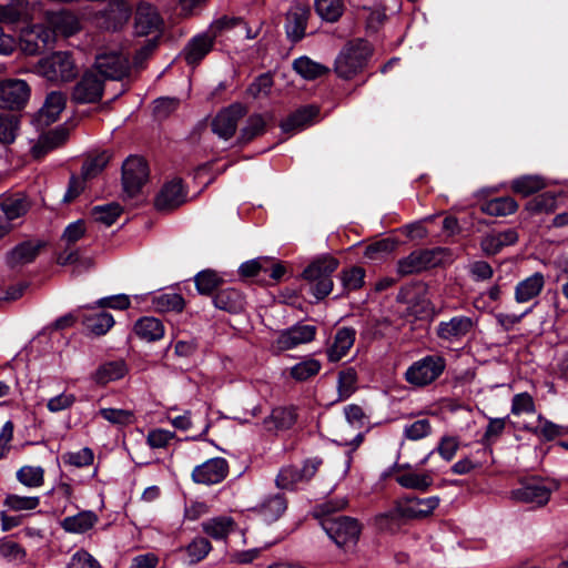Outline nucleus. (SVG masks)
<instances>
[{
  "instance_id": "obj_1",
  "label": "nucleus",
  "mask_w": 568,
  "mask_h": 568,
  "mask_svg": "<svg viewBox=\"0 0 568 568\" xmlns=\"http://www.w3.org/2000/svg\"><path fill=\"white\" fill-rule=\"evenodd\" d=\"M335 509L329 503L321 506L315 517L320 518V524L329 539L343 548L348 544H357L362 534L361 523L353 517L338 515L334 516Z\"/></svg>"
},
{
  "instance_id": "obj_2",
  "label": "nucleus",
  "mask_w": 568,
  "mask_h": 568,
  "mask_svg": "<svg viewBox=\"0 0 568 568\" xmlns=\"http://www.w3.org/2000/svg\"><path fill=\"white\" fill-rule=\"evenodd\" d=\"M374 53V48L368 40L355 38L347 41L334 62V72L339 79L352 80L363 72Z\"/></svg>"
},
{
  "instance_id": "obj_3",
  "label": "nucleus",
  "mask_w": 568,
  "mask_h": 568,
  "mask_svg": "<svg viewBox=\"0 0 568 568\" xmlns=\"http://www.w3.org/2000/svg\"><path fill=\"white\" fill-rule=\"evenodd\" d=\"M339 261L331 254H324L314 258L303 271L302 278L310 285V292L322 301L333 290V273L338 268Z\"/></svg>"
},
{
  "instance_id": "obj_4",
  "label": "nucleus",
  "mask_w": 568,
  "mask_h": 568,
  "mask_svg": "<svg viewBox=\"0 0 568 568\" xmlns=\"http://www.w3.org/2000/svg\"><path fill=\"white\" fill-rule=\"evenodd\" d=\"M34 72L52 84H62L72 81L78 69L70 52L57 51L40 59L34 65Z\"/></svg>"
},
{
  "instance_id": "obj_5",
  "label": "nucleus",
  "mask_w": 568,
  "mask_h": 568,
  "mask_svg": "<svg viewBox=\"0 0 568 568\" xmlns=\"http://www.w3.org/2000/svg\"><path fill=\"white\" fill-rule=\"evenodd\" d=\"M450 255L447 247L418 248L397 261V274L402 277L419 274L440 265Z\"/></svg>"
},
{
  "instance_id": "obj_6",
  "label": "nucleus",
  "mask_w": 568,
  "mask_h": 568,
  "mask_svg": "<svg viewBox=\"0 0 568 568\" xmlns=\"http://www.w3.org/2000/svg\"><path fill=\"white\" fill-rule=\"evenodd\" d=\"M557 488L556 481L549 486L542 477H524L519 479V487L510 490V499L516 503L531 504L534 508H539L548 504L552 491Z\"/></svg>"
},
{
  "instance_id": "obj_7",
  "label": "nucleus",
  "mask_w": 568,
  "mask_h": 568,
  "mask_svg": "<svg viewBox=\"0 0 568 568\" xmlns=\"http://www.w3.org/2000/svg\"><path fill=\"white\" fill-rule=\"evenodd\" d=\"M446 359L440 355H427L414 362L405 373L407 383L414 386H427L434 383L445 371Z\"/></svg>"
},
{
  "instance_id": "obj_8",
  "label": "nucleus",
  "mask_w": 568,
  "mask_h": 568,
  "mask_svg": "<svg viewBox=\"0 0 568 568\" xmlns=\"http://www.w3.org/2000/svg\"><path fill=\"white\" fill-rule=\"evenodd\" d=\"M149 166L141 156H129L122 165V185L124 193L133 197L148 182Z\"/></svg>"
},
{
  "instance_id": "obj_9",
  "label": "nucleus",
  "mask_w": 568,
  "mask_h": 568,
  "mask_svg": "<svg viewBox=\"0 0 568 568\" xmlns=\"http://www.w3.org/2000/svg\"><path fill=\"white\" fill-rule=\"evenodd\" d=\"M54 44V32L42 24H34L22 30L20 49L24 54L37 55Z\"/></svg>"
},
{
  "instance_id": "obj_10",
  "label": "nucleus",
  "mask_w": 568,
  "mask_h": 568,
  "mask_svg": "<svg viewBox=\"0 0 568 568\" xmlns=\"http://www.w3.org/2000/svg\"><path fill=\"white\" fill-rule=\"evenodd\" d=\"M316 333L317 327L315 325L296 323L277 333V337L273 342V347L277 352L293 349L301 344L314 341Z\"/></svg>"
},
{
  "instance_id": "obj_11",
  "label": "nucleus",
  "mask_w": 568,
  "mask_h": 568,
  "mask_svg": "<svg viewBox=\"0 0 568 568\" xmlns=\"http://www.w3.org/2000/svg\"><path fill=\"white\" fill-rule=\"evenodd\" d=\"M312 14L310 6L295 1L291 4L285 16V33L292 43L301 42L306 36L308 19Z\"/></svg>"
},
{
  "instance_id": "obj_12",
  "label": "nucleus",
  "mask_w": 568,
  "mask_h": 568,
  "mask_svg": "<svg viewBox=\"0 0 568 568\" xmlns=\"http://www.w3.org/2000/svg\"><path fill=\"white\" fill-rule=\"evenodd\" d=\"M104 90V81L93 70L83 73L74 85L72 100L77 103H95L101 100Z\"/></svg>"
},
{
  "instance_id": "obj_13",
  "label": "nucleus",
  "mask_w": 568,
  "mask_h": 568,
  "mask_svg": "<svg viewBox=\"0 0 568 568\" xmlns=\"http://www.w3.org/2000/svg\"><path fill=\"white\" fill-rule=\"evenodd\" d=\"M30 97V87L24 80L10 79L0 82V108L20 109Z\"/></svg>"
},
{
  "instance_id": "obj_14",
  "label": "nucleus",
  "mask_w": 568,
  "mask_h": 568,
  "mask_svg": "<svg viewBox=\"0 0 568 568\" xmlns=\"http://www.w3.org/2000/svg\"><path fill=\"white\" fill-rule=\"evenodd\" d=\"M93 69L104 79L121 80L129 73V61L116 52H103L97 55Z\"/></svg>"
},
{
  "instance_id": "obj_15",
  "label": "nucleus",
  "mask_w": 568,
  "mask_h": 568,
  "mask_svg": "<svg viewBox=\"0 0 568 568\" xmlns=\"http://www.w3.org/2000/svg\"><path fill=\"white\" fill-rule=\"evenodd\" d=\"M320 115V108L315 104H306L297 108L280 122L284 134L293 135L314 124Z\"/></svg>"
},
{
  "instance_id": "obj_16",
  "label": "nucleus",
  "mask_w": 568,
  "mask_h": 568,
  "mask_svg": "<svg viewBox=\"0 0 568 568\" xmlns=\"http://www.w3.org/2000/svg\"><path fill=\"white\" fill-rule=\"evenodd\" d=\"M223 278L215 272V308L230 314H239L244 310V295L234 287L221 288Z\"/></svg>"
},
{
  "instance_id": "obj_17",
  "label": "nucleus",
  "mask_w": 568,
  "mask_h": 568,
  "mask_svg": "<svg viewBox=\"0 0 568 568\" xmlns=\"http://www.w3.org/2000/svg\"><path fill=\"white\" fill-rule=\"evenodd\" d=\"M45 245L40 240H29L19 243L7 253L6 261L9 267L16 268L33 262Z\"/></svg>"
},
{
  "instance_id": "obj_18",
  "label": "nucleus",
  "mask_w": 568,
  "mask_h": 568,
  "mask_svg": "<svg viewBox=\"0 0 568 568\" xmlns=\"http://www.w3.org/2000/svg\"><path fill=\"white\" fill-rule=\"evenodd\" d=\"M245 114V108L234 103L215 115V134L225 140L232 138L237 128V121Z\"/></svg>"
},
{
  "instance_id": "obj_19",
  "label": "nucleus",
  "mask_w": 568,
  "mask_h": 568,
  "mask_svg": "<svg viewBox=\"0 0 568 568\" xmlns=\"http://www.w3.org/2000/svg\"><path fill=\"white\" fill-rule=\"evenodd\" d=\"M473 326L474 322L470 317L458 315L452 317L448 322H440L436 334L438 338L444 341H459L471 331Z\"/></svg>"
},
{
  "instance_id": "obj_20",
  "label": "nucleus",
  "mask_w": 568,
  "mask_h": 568,
  "mask_svg": "<svg viewBox=\"0 0 568 568\" xmlns=\"http://www.w3.org/2000/svg\"><path fill=\"white\" fill-rule=\"evenodd\" d=\"M67 104V95L61 91L50 92L38 111L36 121L39 125H49L55 122Z\"/></svg>"
},
{
  "instance_id": "obj_21",
  "label": "nucleus",
  "mask_w": 568,
  "mask_h": 568,
  "mask_svg": "<svg viewBox=\"0 0 568 568\" xmlns=\"http://www.w3.org/2000/svg\"><path fill=\"white\" fill-rule=\"evenodd\" d=\"M185 201V193L181 180L166 183L155 197V207L159 211H171Z\"/></svg>"
},
{
  "instance_id": "obj_22",
  "label": "nucleus",
  "mask_w": 568,
  "mask_h": 568,
  "mask_svg": "<svg viewBox=\"0 0 568 568\" xmlns=\"http://www.w3.org/2000/svg\"><path fill=\"white\" fill-rule=\"evenodd\" d=\"M287 509V499L284 494L277 493L267 496L253 511L266 524L278 520Z\"/></svg>"
},
{
  "instance_id": "obj_23",
  "label": "nucleus",
  "mask_w": 568,
  "mask_h": 568,
  "mask_svg": "<svg viewBox=\"0 0 568 568\" xmlns=\"http://www.w3.org/2000/svg\"><path fill=\"white\" fill-rule=\"evenodd\" d=\"M298 414L295 405L274 407L268 417L264 419L267 430H288L297 422Z\"/></svg>"
},
{
  "instance_id": "obj_24",
  "label": "nucleus",
  "mask_w": 568,
  "mask_h": 568,
  "mask_svg": "<svg viewBox=\"0 0 568 568\" xmlns=\"http://www.w3.org/2000/svg\"><path fill=\"white\" fill-rule=\"evenodd\" d=\"M161 22V18L153 6L145 2L139 4L134 26L138 36H148L158 31Z\"/></svg>"
},
{
  "instance_id": "obj_25",
  "label": "nucleus",
  "mask_w": 568,
  "mask_h": 568,
  "mask_svg": "<svg viewBox=\"0 0 568 568\" xmlns=\"http://www.w3.org/2000/svg\"><path fill=\"white\" fill-rule=\"evenodd\" d=\"M48 22L49 28L54 32V40L58 36L71 37L81 29L78 17L67 11L52 12L48 18Z\"/></svg>"
},
{
  "instance_id": "obj_26",
  "label": "nucleus",
  "mask_w": 568,
  "mask_h": 568,
  "mask_svg": "<svg viewBox=\"0 0 568 568\" xmlns=\"http://www.w3.org/2000/svg\"><path fill=\"white\" fill-rule=\"evenodd\" d=\"M356 331L353 327H341L337 329L333 344L327 348V358L336 363L347 355L355 343Z\"/></svg>"
},
{
  "instance_id": "obj_27",
  "label": "nucleus",
  "mask_w": 568,
  "mask_h": 568,
  "mask_svg": "<svg viewBox=\"0 0 568 568\" xmlns=\"http://www.w3.org/2000/svg\"><path fill=\"white\" fill-rule=\"evenodd\" d=\"M545 286V277L540 272H535L530 276L517 283L515 287V301L526 303L537 297Z\"/></svg>"
},
{
  "instance_id": "obj_28",
  "label": "nucleus",
  "mask_w": 568,
  "mask_h": 568,
  "mask_svg": "<svg viewBox=\"0 0 568 568\" xmlns=\"http://www.w3.org/2000/svg\"><path fill=\"white\" fill-rule=\"evenodd\" d=\"M404 505L400 501H395L392 509L377 514L374 518L376 528L383 532L395 534L402 526V519H407Z\"/></svg>"
},
{
  "instance_id": "obj_29",
  "label": "nucleus",
  "mask_w": 568,
  "mask_h": 568,
  "mask_svg": "<svg viewBox=\"0 0 568 568\" xmlns=\"http://www.w3.org/2000/svg\"><path fill=\"white\" fill-rule=\"evenodd\" d=\"M99 518L95 513L91 510L80 511L77 515L68 516L61 521V527L71 534H84L92 529L98 523Z\"/></svg>"
},
{
  "instance_id": "obj_30",
  "label": "nucleus",
  "mask_w": 568,
  "mask_h": 568,
  "mask_svg": "<svg viewBox=\"0 0 568 568\" xmlns=\"http://www.w3.org/2000/svg\"><path fill=\"white\" fill-rule=\"evenodd\" d=\"M395 480L403 488L418 490L420 493H427L434 483L430 471H406L396 475Z\"/></svg>"
},
{
  "instance_id": "obj_31",
  "label": "nucleus",
  "mask_w": 568,
  "mask_h": 568,
  "mask_svg": "<svg viewBox=\"0 0 568 568\" xmlns=\"http://www.w3.org/2000/svg\"><path fill=\"white\" fill-rule=\"evenodd\" d=\"M82 323L94 335H104L113 325L114 318L110 313L91 308L83 314Z\"/></svg>"
},
{
  "instance_id": "obj_32",
  "label": "nucleus",
  "mask_w": 568,
  "mask_h": 568,
  "mask_svg": "<svg viewBox=\"0 0 568 568\" xmlns=\"http://www.w3.org/2000/svg\"><path fill=\"white\" fill-rule=\"evenodd\" d=\"M538 422L541 424L540 426L526 424L523 429L540 437L545 442H551L568 434V426L555 424L542 415L538 416Z\"/></svg>"
},
{
  "instance_id": "obj_33",
  "label": "nucleus",
  "mask_w": 568,
  "mask_h": 568,
  "mask_svg": "<svg viewBox=\"0 0 568 568\" xmlns=\"http://www.w3.org/2000/svg\"><path fill=\"white\" fill-rule=\"evenodd\" d=\"M136 336L146 342H155L164 336L163 323L153 316H145L134 324Z\"/></svg>"
},
{
  "instance_id": "obj_34",
  "label": "nucleus",
  "mask_w": 568,
  "mask_h": 568,
  "mask_svg": "<svg viewBox=\"0 0 568 568\" xmlns=\"http://www.w3.org/2000/svg\"><path fill=\"white\" fill-rule=\"evenodd\" d=\"M479 209L483 213L490 216H507L518 209V203L511 196H498L480 203Z\"/></svg>"
},
{
  "instance_id": "obj_35",
  "label": "nucleus",
  "mask_w": 568,
  "mask_h": 568,
  "mask_svg": "<svg viewBox=\"0 0 568 568\" xmlns=\"http://www.w3.org/2000/svg\"><path fill=\"white\" fill-rule=\"evenodd\" d=\"M68 138V132L63 128H58L48 133L42 134L37 144L32 148V153L36 158H40L47 152L62 145Z\"/></svg>"
},
{
  "instance_id": "obj_36",
  "label": "nucleus",
  "mask_w": 568,
  "mask_h": 568,
  "mask_svg": "<svg viewBox=\"0 0 568 568\" xmlns=\"http://www.w3.org/2000/svg\"><path fill=\"white\" fill-rule=\"evenodd\" d=\"M30 17L29 0H10L9 3L0 4V22L16 23Z\"/></svg>"
},
{
  "instance_id": "obj_37",
  "label": "nucleus",
  "mask_w": 568,
  "mask_h": 568,
  "mask_svg": "<svg viewBox=\"0 0 568 568\" xmlns=\"http://www.w3.org/2000/svg\"><path fill=\"white\" fill-rule=\"evenodd\" d=\"M293 69L303 79L313 81L331 72L329 68L303 55L294 60Z\"/></svg>"
},
{
  "instance_id": "obj_38",
  "label": "nucleus",
  "mask_w": 568,
  "mask_h": 568,
  "mask_svg": "<svg viewBox=\"0 0 568 568\" xmlns=\"http://www.w3.org/2000/svg\"><path fill=\"white\" fill-rule=\"evenodd\" d=\"M266 122L262 114L253 113L247 120L245 126H243L237 136V142L241 145L248 144L254 139L263 135L266 132Z\"/></svg>"
},
{
  "instance_id": "obj_39",
  "label": "nucleus",
  "mask_w": 568,
  "mask_h": 568,
  "mask_svg": "<svg viewBox=\"0 0 568 568\" xmlns=\"http://www.w3.org/2000/svg\"><path fill=\"white\" fill-rule=\"evenodd\" d=\"M126 373L128 367L124 361H112L99 366L94 373V381L99 384H108L124 377Z\"/></svg>"
},
{
  "instance_id": "obj_40",
  "label": "nucleus",
  "mask_w": 568,
  "mask_h": 568,
  "mask_svg": "<svg viewBox=\"0 0 568 568\" xmlns=\"http://www.w3.org/2000/svg\"><path fill=\"white\" fill-rule=\"evenodd\" d=\"M557 207V196L551 191L542 192L532 199H529L525 204V210L530 215L551 213Z\"/></svg>"
},
{
  "instance_id": "obj_41",
  "label": "nucleus",
  "mask_w": 568,
  "mask_h": 568,
  "mask_svg": "<svg viewBox=\"0 0 568 568\" xmlns=\"http://www.w3.org/2000/svg\"><path fill=\"white\" fill-rule=\"evenodd\" d=\"M339 277L343 286V292L338 294L335 298L342 297L351 291H357L362 288L365 283V270L361 266H352L348 268H344L341 272Z\"/></svg>"
},
{
  "instance_id": "obj_42",
  "label": "nucleus",
  "mask_w": 568,
  "mask_h": 568,
  "mask_svg": "<svg viewBox=\"0 0 568 568\" xmlns=\"http://www.w3.org/2000/svg\"><path fill=\"white\" fill-rule=\"evenodd\" d=\"M213 40L209 36L195 37L185 49V59L189 64H196L211 50Z\"/></svg>"
},
{
  "instance_id": "obj_43",
  "label": "nucleus",
  "mask_w": 568,
  "mask_h": 568,
  "mask_svg": "<svg viewBox=\"0 0 568 568\" xmlns=\"http://www.w3.org/2000/svg\"><path fill=\"white\" fill-rule=\"evenodd\" d=\"M321 368L322 364L320 361L308 357L290 368V377L298 383H303L316 376Z\"/></svg>"
},
{
  "instance_id": "obj_44",
  "label": "nucleus",
  "mask_w": 568,
  "mask_h": 568,
  "mask_svg": "<svg viewBox=\"0 0 568 568\" xmlns=\"http://www.w3.org/2000/svg\"><path fill=\"white\" fill-rule=\"evenodd\" d=\"M440 498L438 496H430L418 499L416 506H404L407 519H423L430 516L438 507Z\"/></svg>"
},
{
  "instance_id": "obj_45",
  "label": "nucleus",
  "mask_w": 568,
  "mask_h": 568,
  "mask_svg": "<svg viewBox=\"0 0 568 568\" xmlns=\"http://www.w3.org/2000/svg\"><path fill=\"white\" fill-rule=\"evenodd\" d=\"M506 427V418H489L485 433L480 438V444L484 446V453L493 455V445L504 433Z\"/></svg>"
},
{
  "instance_id": "obj_46",
  "label": "nucleus",
  "mask_w": 568,
  "mask_h": 568,
  "mask_svg": "<svg viewBox=\"0 0 568 568\" xmlns=\"http://www.w3.org/2000/svg\"><path fill=\"white\" fill-rule=\"evenodd\" d=\"M357 372L354 367H346L338 372L337 392L338 400H346L356 390Z\"/></svg>"
},
{
  "instance_id": "obj_47",
  "label": "nucleus",
  "mask_w": 568,
  "mask_h": 568,
  "mask_svg": "<svg viewBox=\"0 0 568 568\" xmlns=\"http://www.w3.org/2000/svg\"><path fill=\"white\" fill-rule=\"evenodd\" d=\"M545 187L544 180L536 175H524L511 182V190L524 197L530 196Z\"/></svg>"
},
{
  "instance_id": "obj_48",
  "label": "nucleus",
  "mask_w": 568,
  "mask_h": 568,
  "mask_svg": "<svg viewBox=\"0 0 568 568\" xmlns=\"http://www.w3.org/2000/svg\"><path fill=\"white\" fill-rule=\"evenodd\" d=\"M316 13L327 22H336L343 14L342 0H314Z\"/></svg>"
},
{
  "instance_id": "obj_49",
  "label": "nucleus",
  "mask_w": 568,
  "mask_h": 568,
  "mask_svg": "<svg viewBox=\"0 0 568 568\" xmlns=\"http://www.w3.org/2000/svg\"><path fill=\"white\" fill-rule=\"evenodd\" d=\"M399 244L400 241L395 237L378 240L365 247L364 256L372 261L381 260L385 254L394 252Z\"/></svg>"
},
{
  "instance_id": "obj_50",
  "label": "nucleus",
  "mask_w": 568,
  "mask_h": 568,
  "mask_svg": "<svg viewBox=\"0 0 568 568\" xmlns=\"http://www.w3.org/2000/svg\"><path fill=\"white\" fill-rule=\"evenodd\" d=\"M153 305L156 311L165 312H181L185 306V301L181 294L175 292L162 293L153 298Z\"/></svg>"
},
{
  "instance_id": "obj_51",
  "label": "nucleus",
  "mask_w": 568,
  "mask_h": 568,
  "mask_svg": "<svg viewBox=\"0 0 568 568\" xmlns=\"http://www.w3.org/2000/svg\"><path fill=\"white\" fill-rule=\"evenodd\" d=\"M29 210V204L23 197H9L1 202V215H6L7 221H11L24 215Z\"/></svg>"
},
{
  "instance_id": "obj_52",
  "label": "nucleus",
  "mask_w": 568,
  "mask_h": 568,
  "mask_svg": "<svg viewBox=\"0 0 568 568\" xmlns=\"http://www.w3.org/2000/svg\"><path fill=\"white\" fill-rule=\"evenodd\" d=\"M17 478L27 487H40L44 481V470L40 466H23L17 471Z\"/></svg>"
},
{
  "instance_id": "obj_53",
  "label": "nucleus",
  "mask_w": 568,
  "mask_h": 568,
  "mask_svg": "<svg viewBox=\"0 0 568 568\" xmlns=\"http://www.w3.org/2000/svg\"><path fill=\"white\" fill-rule=\"evenodd\" d=\"M302 481L300 468L295 466L281 468L275 479L276 487L286 490H295L296 485Z\"/></svg>"
},
{
  "instance_id": "obj_54",
  "label": "nucleus",
  "mask_w": 568,
  "mask_h": 568,
  "mask_svg": "<svg viewBox=\"0 0 568 568\" xmlns=\"http://www.w3.org/2000/svg\"><path fill=\"white\" fill-rule=\"evenodd\" d=\"M4 506L13 511L21 510H33L40 504V498L38 496H20L17 494H9L4 498Z\"/></svg>"
},
{
  "instance_id": "obj_55",
  "label": "nucleus",
  "mask_w": 568,
  "mask_h": 568,
  "mask_svg": "<svg viewBox=\"0 0 568 568\" xmlns=\"http://www.w3.org/2000/svg\"><path fill=\"white\" fill-rule=\"evenodd\" d=\"M99 415L110 424L126 426L134 423L135 417L132 410L122 408H101Z\"/></svg>"
},
{
  "instance_id": "obj_56",
  "label": "nucleus",
  "mask_w": 568,
  "mask_h": 568,
  "mask_svg": "<svg viewBox=\"0 0 568 568\" xmlns=\"http://www.w3.org/2000/svg\"><path fill=\"white\" fill-rule=\"evenodd\" d=\"M263 262H272L270 257L253 258L242 263L239 267V276L242 280L257 278L261 273H267L268 267Z\"/></svg>"
},
{
  "instance_id": "obj_57",
  "label": "nucleus",
  "mask_w": 568,
  "mask_h": 568,
  "mask_svg": "<svg viewBox=\"0 0 568 568\" xmlns=\"http://www.w3.org/2000/svg\"><path fill=\"white\" fill-rule=\"evenodd\" d=\"M119 204L111 203L106 205L94 206L92 209V216L97 222L106 226H111L121 214Z\"/></svg>"
},
{
  "instance_id": "obj_58",
  "label": "nucleus",
  "mask_w": 568,
  "mask_h": 568,
  "mask_svg": "<svg viewBox=\"0 0 568 568\" xmlns=\"http://www.w3.org/2000/svg\"><path fill=\"white\" fill-rule=\"evenodd\" d=\"M19 120L16 115L0 113V142L10 144L16 140Z\"/></svg>"
},
{
  "instance_id": "obj_59",
  "label": "nucleus",
  "mask_w": 568,
  "mask_h": 568,
  "mask_svg": "<svg viewBox=\"0 0 568 568\" xmlns=\"http://www.w3.org/2000/svg\"><path fill=\"white\" fill-rule=\"evenodd\" d=\"M0 557L8 561L22 562L26 551L17 541L3 538L0 540Z\"/></svg>"
},
{
  "instance_id": "obj_60",
  "label": "nucleus",
  "mask_w": 568,
  "mask_h": 568,
  "mask_svg": "<svg viewBox=\"0 0 568 568\" xmlns=\"http://www.w3.org/2000/svg\"><path fill=\"white\" fill-rule=\"evenodd\" d=\"M407 315L416 321H432L434 316V310L429 301L417 297L407 307Z\"/></svg>"
},
{
  "instance_id": "obj_61",
  "label": "nucleus",
  "mask_w": 568,
  "mask_h": 568,
  "mask_svg": "<svg viewBox=\"0 0 568 568\" xmlns=\"http://www.w3.org/2000/svg\"><path fill=\"white\" fill-rule=\"evenodd\" d=\"M110 155L102 152L94 158L88 159L82 166L83 179H91L98 175L109 163Z\"/></svg>"
},
{
  "instance_id": "obj_62",
  "label": "nucleus",
  "mask_w": 568,
  "mask_h": 568,
  "mask_svg": "<svg viewBox=\"0 0 568 568\" xmlns=\"http://www.w3.org/2000/svg\"><path fill=\"white\" fill-rule=\"evenodd\" d=\"M77 402L73 393L62 392L48 399L47 408L50 413L57 414L70 409Z\"/></svg>"
},
{
  "instance_id": "obj_63",
  "label": "nucleus",
  "mask_w": 568,
  "mask_h": 568,
  "mask_svg": "<svg viewBox=\"0 0 568 568\" xmlns=\"http://www.w3.org/2000/svg\"><path fill=\"white\" fill-rule=\"evenodd\" d=\"M64 464L74 467H85L93 463L94 455L92 449L84 447L78 452H68L62 456Z\"/></svg>"
},
{
  "instance_id": "obj_64",
  "label": "nucleus",
  "mask_w": 568,
  "mask_h": 568,
  "mask_svg": "<svg viewBox=\"0 0 568 568\" xmlns=\"http://www.w3.org/2000/svg\"><path fill=\"white\" fill-rule=\"evenodd\" d=\"M67 568H102L100 562L88 551L79 550L72 555Z\"/></svg>"
}]
</instances>
